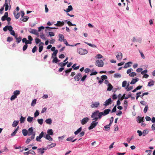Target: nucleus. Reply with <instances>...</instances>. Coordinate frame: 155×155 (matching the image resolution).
<instances>
[{
    "instance_id": "nucleus-36",
    "label": "nucleus",
    "mask_w": 155,
    "mask_h": 155,
    "mask_svg": "<svg viewBox=\"0 0 155 155\" xmlns=\"http://www.w3.org/2000/svg\"><path fill=\"white\" fill-rule=\"evenodd\" d=\"M33 119V117L30 116H28L27 118V121L29 123H31Z\"/></svg>"
},
{
    "instance_id": "nucleus-47",
    "label": "nucleus",
    "mask_w": 155,
    "mask_h": 155,
    "mask_svg": "<svg viewBox=\"0 0 155 155\" xmlns=\"http://www.w3.org/2000/svg\"><path fill=\"white\" fill-rule=\"evenodd\" d=\"M127 84V82L126 81H124L122 83V86L124 87H125Z\"/></svg>"
},
{
    "instance_id": "nucleus-25",
    "label": "nucleus",
    "mask_w": 155,
    "mask_h": 155,
    "mask_svg": "<svg viewBox=\"0 0 155 155\" xmlns=\"http://www.w3.org/2000/svg\"><path fill=\"white\" fill-rule=\"evenodd\" d=\"M7 0H5V3L3 6H5V11L8 10V3L7 2Z\"/></svg>"
},
{
    "instance_id": "nucleus-12",
    "label": "nucleus",
    "mask_w": 155,
    "mask_h": 155,
    "mask_svg": "<svg viewBox=\"0 0 155 155\" xmlns=\"http://www.w3.org/2000/svg\"><path fill=\"white\" fill-rule=\"evenodd\" d=\"M81 77V74L80 73H78V74L75 76L74 79L75 80L78 81L80 80Z\"/></svg>"
},
{
    "instance_id": "nucleus-45",
    "label": "nucleus",
    "mask_w": 155,
    "mask_h": 155,
    "mask_svg": "<svg viewBox=\"0 0 155 155\" xmlns=\"http://www.w3.org/2000/svg\"><path fill=\"white\" fill-rule=\"evenodd\" d=\"M39 112L38 110H36L34 114V116L35 117H36L39 115Z\"/></svg>"
},
{
    "instance_id": "nucleus-6",
    "label": "nucleus",
    "mask_w": 155,
    "mask_h": 155,
    "mask_svg": "<svg viewBox=\"0 0 155 155\" xmlns=\"http://www.w3.org/2000/svg\"><path fill=\"white\" fill-rule=\"evenodd\" d=\"M28 31L30 33L35 35H37L38 34L36 30L32 29L30 28L28 29Z\"/></svg>"
},
{
    "instance_id": "nucleus-58",
    "label": "nucleus",
    "mask_w": 155,
    "mask_h": 155,
    "mask_svg": "<svg viewBox=\"0 0 155 155\" xmlns=\"http://www.w3.org/2000/svg\"><path fill=\"white\" fill-rule=\"evenodd\" d=\"M27 48H28L27 45H26V44L23 47V51H25V50H26V49H27Z\"/></svg>"
},
{
    "instance_id": "nucleus-52",
    "label": "nucleus",
    "mask_w": 155,
    "mask_h": 155,
    "mask_svg": "<svg viewBox=\"0 0 155 155\" xmlns=\"http://www.w3.org/2000/svg\"><path fill=\"white\" fill-rule=\"evenodd\" d=\"M41 40L39 38H36L35 39V43L38 44L41 42Z\"/></svg>"
},
{
    "instance_id": "nucleus-24",
    "label": "nucleus",
    "mask_w": 155,
    "mask_h": 155,
    "mask_svg": "<svg viewBox=\"0 0 155 155\" xmlns=\"http://www.w3.org/2000/svg\"><path fill=\"white\" fill-rule=\"evenodd\" d=\"M58 52V50H56L53 52V53L52 54V58H54L55 57H56V56Z\"/></svg>"
},
{
    "instance_id": "nucleus-15",
    "label": "nucleus",
    "mask_w": 155,
    "mask_h": 155,
    "mask_svg": "<svg viewBox=\"0 0 155 155\" xmlns=\"http://www.w3.org/2000/svg\"><path fill=\"white\" fill-rule=\"evenodd\" d=\"M14 15L15 18L16 19H18L20 17V13L19 12H16V11L14 10Z\"/></svg>"
},
{
    "instance_id": "nucleus-14",
    "label": "nucleus",
    "mask_w": 155,
    "mask_h": 155,
    "mask_svg": "<svg viewBox=\"0 0 155 155\" xmlns=\"http://www.w3.org/2000/svg\"><path fill=\"white\" fill-rule=\"evenodd\" d=\"M100 105V103L98 102H95L93 104L91 105V107L92 108L97 107Z\"/></svg>"
},
{
    "instance_id": "nucleus-39",
    "label": "nucleus",
    "mask_w": 155,
    "mask_h": 155,
    "mask_svg": "<svg viewBox=\"0 0 155 155\" xmlns=\"http://www.w3.org/2000/svg\"><path fill=\"white\" fill-rule=\"evenodd\" d=\"M25 120V118L22 116H21L20 119V122L21 123H24Z\"/></svg>"
},
{
    "instance_id": "nucleus-18",
    "label": "nucleus",
    "mask_w": 155,
    "mask_h": 155,
    "mask_svg": "<svg viewBox=\"0 0 155 155\" xmlns=\"http://www.w3.org/2000/svg\"><path fill=\"white\" fill-rule=\"evenodd\" d=\"M28 135L30 136L33 134V129L32 127L30 128L28 130Z\"/></svg>"
},
{
    "instance_id": "nucleus-40",
    "label": "nucleus",
    "mask_w": 155,
    "mask_h": 155,
    "mask_svg": "<svg viewBox=\"0 0 155 155\" xmlns=\"http://www.w3.org/2000/svg\"><path fill=\"white\" fill-rule=\"evenodd\" d=\"M37 121L38 123L41 125L43 123V119H38Z\"/></svg>"
},
{
    "instance_id": "nucleus-28",
    "label": "nucleus",
    "mask_w": 155,
    "mask_h": 155,
    "mask_svg": "<svg viewBox=\"0 0 155 155\" xmlns=\"http://www.w3.org/2000/svg\"><path fill=\"white\" fill-rule=\"evenodd\" d=\"M53 58L52 60V62L53 63H57L60 61V60L57 58V57H55Z\"/></svg>"
},
{
    "instance_id": "nucleus-43",
    "label": "nucleus",
    "mask_w": 155,
    "mask_h": 155,
    "mask_svg": "<svg viewBox=\"0 0 155 155\" xmlns=\"http://www.w3.org/2000/svg\"><path fill=\"white\" fill-rule=\"evenodd\" d=\"M138 120H139L138 122L139 123H140L141 122L144 121V119L143 118V117H139V119H138Z\"/></svg>"
},
{
    "instance_id": "nucleus-49",
    "label": "nucleus",
    "mask_w": 155,
    "mask_h": 155,
    "mask_svg": "<svg viewBox=\"0 0 155 155\" xmlns=\"http://www.w3.org/2000/svg\"><path fill=\"white\" fill-rule=\"evenodd\" d=\"M107 77L106 75H102L101 76V79L103 81L105 79H107Z\"/></svg>"
},
{
    "instance_id": "nucleus-57",
    "label": "nucleus",
    "mask_w": 155,
    "mask_h": 155,
    "mask_svg": "<svg viewBox=\"0 0 155 155\" xmlns=\"http://www.w3.org/2000/svg\"><path fill=\"white\" fill-rule=\"evenodd\" d=\"M127 104L128 102L127 101L125 100L124 103V107H125L126 108H127Z\"/></svg>"
},
{
    "instance_id": "nucleus-59",
    "label": "nucleus",
    "mask_w": 155,
    "mask_h": 155,
    "mask_svg": "<svg viewBox=\"0 0 155 155\" xmlns=\"http://www.w3.org/2000/svg\"><path fill=\"white\" fill-rule=\"evenodd\" d=\"M17 132V130H15L11 134V135L12 136H15Z\"/></svg>"
},
{
    "instance_id": "nucleus-5",
    "label": "nucleus",
    "mask_w": 155,
    "mask_h": 155,
    "mask_svg": "<svg viewBox=\"0 0 155 155\" xmlns=\"http://www.w3.org/2000/svg\"><path fill=\"white\" fill-rule=\"evenodd\" d=\"M98 124V122H95V121H93L91 124V126L88 127V129L91 130L94 127H95Z\"/></svg>"
},
{
    "instance_id": "nucleus-1",
    "label": "nucleus",
    "mask_w": 155,
    "mask_h": 155,
    "mask_svg": "<svg viewBox=\"0 0 155 155\" xmlns=\"http://www.w3.org/2000/svg\"><path fill=\"white\" fill-rule=\"evenodd\" d=\"M20 91L19 90H16L13 92V95H12L10 98V100L12 101L14 100L17 97V96L19 94Z\"/></svg>"
},
{
    "instance_id": "nucleus-13",
    "label": "nucleus",
    "mask_w": 155,
    "mask_h": 155,
    "mask_svg": "<svg viewBox=\"0 0 155 155\" xmlns=\"http://www.w3.org/2000/svg\"><path fill=\"white\" fill-rule=\"evenodd\" d=\"M111 102V99L110 98L105 101L103 105L105 106H106L109 105L110 104Z\"/></svg>"
},
{
    "instance_id": "nucleus-4",
    "label": "nucleus",
    "mask_w": 155,
    "mask_h": 155,
    "mask_svg": "<svg viewBox=\"0 0 155 155\" xmlns=\"http://www.w3.org/2000/svg\"><path fill=\"white\" fill-rule=\"evenodd\" d=\"M95 64L98 67H102L104 65V62L101 60H97L96 61Z\"/></svg>"
},
{
    "instance_id": "nucleus-55",
    "label": "nucleus",
    "mask_w": 155,
    "mask_h": 155,
    "mask_svg": "<svg viewBox=\"0 0 155 155\" xmlns=\"http://www.w3.org/2000/svg\"><path fill=\"white\" fill-rule=\"evenodd\" d=\"M12 40H13V38L12 37H8L7 39V41L8 42H9L12 41Z\"/></svg>"
},
{
    "instance_id": "nucleus-26",
    "label": "nucleus",
    "mask_w": 155,
    "mask_h": 155,
    "mask_svg": "<svg viewBox=\"0 0 155 155\" xmlns=\"http://www.w3.org/2000/svg\"><path fill=\"white\" fill-rule=\"evenodd\" d=\"M22 131L24 136H26L27 134L28 135V131L26 129H23L22 130Z\"/></svg>"
},
{
    "instance_id": "nucleus-64",
    "label": "nucleus",
    "mask_w": 155,
    "mask_h": 155,
    "mask_svg": "<svg viewBox=\"0 0 155 155\" xmlns=\"http://www.w3.org/2000/svg\"><path fill=\"white\" fill-rule=\"evenodd\" d=\"M142 70H143L142 68H137V69L136 71L137 72L139 73V72H141Z\"/></svg>"
},
{
    "instance_id": "nucleus-7",
    "label": "nucleus",
    "mask_w": 155,
    "mask_h": 155,
    "mask_svg": "<svg viewBox=\"0 0 155 155\" xmlns=\"http://www.w3.org/2000/svg\"><path fill=\"white\" fill-rule=\"evenodd\" d=\"M44 132L43 131L41 132L40 134H39V136H37L36 139V140L37 141L41 142V140H40L44 136Z\"/></svg>"
},
{
    "instance_id": "nucleus-34",
    "label": "nucleus",
    "mask_w": 155,
    "mask_h": 155,
    "mask_svg": "<svg viewBox=\"0 0 155 155\" xmlns=\"http://www.w3.org/2000/svg\"><path fill=\"white\" fill-rule=\"evenodd\" d=\"M45 122L47 124H51L52 123V120L51 118L45 120Z\"/></svg>"
},
{
    "instance_id": "nucleus-9",
    "label": "nucleus",
    "mask_w": 155,
    "mask_h": 155,
    "mask_svg": "<svg viewBox=\"0 0 155 155\" xmlns=\"http://www.w3.org/2000/svg\"><path fill=\"white\" fill-rule=\"evenodd\" d=\"M89 119L88 117H86L83 119L81 121V123L82 125L85 124L88 121Z\"/></svg>"
},
{
    "instance_id": "nucleus-51",
    "label": "nucleus",
    "mask_w": 155,
    "mask_h": 155,
    "mask_svg": "<svg viewBox=\"0 0 155 155\" xmlns=\"http://www.w3.org/2000/svg\"><path fill=\"white\" fill-rule=\"evenodd\" d=\"M141 93V92H139L138 93H137L136 94L137 95V97L136 99L137 100L138 98L139 97H141V96H140V94Z\"/></svg>"
},
{
    "instance_id": "nucleus-30",
    "label": "nucleus",
    "mask_w": 155,
    "mask_h": 155,
    "mask_svg": "<svg viewBox=\"0 0 155 155\" xmlns=\"http://www.w3.org/2000/svg\"><path fill=\"white\" fill-rule=\"evenodd\" d=\"M18 120L14 121L12 124V126L14 127H16L18 125Z\"/></svg>"
},
{
    "instance_id": "nucleus-42",
    "label": "nucleus",
    "mask_w": 155,
    "mask_h": 155,
    "mask_svg": "<svg viewBox=\"0 0 155 155\" xmlns=\"http://www.w3.org/2000/svg\"><path fill=\"white\" fill-rule=\"evenodd\" d=\"M136 75V73L135 72H132L129 74V76L131 77H133Z\"/></svg>"
},
{
    "instance_id": "nucleus-38",
    "label": "nucleus",
    "mask_w": 155,
    "mask_h": 155,
    "mask_svg": "<svg viewBox=\"0 0 155 155\" xmlns=\"http://www.w3.org/2000/svg\"><path fill=\"white\" fill-rule=\"evenodd\" d=\"M84 43L87 44V45H89V46L91 47H93V48H96V46L95 45H94V44H91V43H89L87 42H85Z\"/></svg>"
},
{
    "instance_id": "nucleus-29",
    "label": "nucleus",
    "mask_w": 155,
    "mask_h": 155,
    "mask_svg": "<svg viewBox=\"0 0 155 155\" xmlns=\"http://www.w3.org/2000/svg\"><path fill=\"white\" fill-rule=\"evenodd\" d=\"M68 63V61H67L65 63L61 62L59 63L58 64L61 67L63 68V67L65 66Z\"/></svg>"
},
{
    "instance_id": "nucleus-35",
    "label": "nucleus",
    "mask_w": 155,
    "mask_h": 155,
    "mask_svg": "<svg viewBox=\"0 0 155 155\" xmlns=\"http://www.w3.org/2000/svg\"><path fill=\"white\" fill-rule=\"evenodd\" d=\"M154 84V82L152 80L151 81H150L148 83L147 86H148L150 87L153 85Z\"/></svg>"
},
{
    "instance_id": "nucleus-3",
    "label": "nucleus",
    "mask_w": 155,
    "mask_h": 155,
    "mask_svg": "<svg viewBox=\"0 0 155 155\" xmlns=\"http://www.w3.org/2000/svg\"><path fill=\"white\" fill-rule=\"evenodd\" d=\"M78 52L81 55H84L86 54L88 51L85 49L83 48H79L78 49Z\"/></svg>"
},
{
    "instance_id": "nucleus-63",
    "label": "nucleus",
    "mask_w": 155,
    "mask_h": 155,
    "mask_svg": "<svg viewBox=\"0 0 155 155\" xmlns=\"http://www.w3.org/2000/svg\"><path fill=\"white\" fill-rule=\"evenodd\" d=\"M147 72V70L146 69L141 72V74L142 75L145 74Z\"/></svg>"
},
{
    "instance_id": "nucleus-61",
    "label": "nucleus",
    "mask_w": 155,
    "mask_h": 155,
    "mask_svg": "<svg viewBox=\"0 0 155 155\" xmlns=\"http://www.w3.org/2000/svg\"><path fill=\"white\" fill-rule=\"evenodd\" d=\"M72 70V68H70L69 69H68L67 70H66L65 71V72L66 73H69V72H70Z\"/></svg>"
},
{
    "instance_id": "nucleus-20",
    "label": "nucleus",
    "mask_w": 155,
    "mask_h": 155,
    "mask_svg": "<svg viewBox=\"0 0 155 155\" xmlns=\"http://www.w3.org/2000/svg\"><path fill=\"white\" fill-rule=\"evenodd\" d=\"M15 38L16 39V41L17 43H19L21 40V36H19L18 37H17V36H15Z\"/></svg>"
},
{
    "instance_id": "nucleus-17",
    "label": "nucleus",
    "mask_w": 155,
    "mask_h": 155,
    "mask_svg": "<svg viewBox=\"0 0 155 155\" xmlns=\"http://www.w3.org/2000/svg\"><path fill=\"white\" fill-rule=\"evenodd\" d=\"M59 39L58 40L59 41L62 42L63 41L64 39V37L63 35L61 34H59L58 35Z\"/></svg>"
},
{
    "instance_id": "nucleus-37",
    "label": "nucleus",
    "mask_w": 155,
    "mask_h": 155,
    "mask_svg": "<svg viewBox=\"0 0 155 155\" xmlns=\"http://www.w3.org/2000/svg\"><path fill=\"white\" fill-rule=\"evenodd\" d=\"M114 77L115 78H120L121 77V75L120 74L116 73L114 74Z\"/></svg>"
},
{
    "instance_id": "nucleus-44",
    "label": "nucleus",
    "mask_w": 155,
    "mask_h": 155,
    "mask_svg": "<svg viewBox=\"0 0 155 155\" xmlns=\"http://www.w3.org/2000/svg\"><path fill=\"white\" fill-rule=\"evenodd\" d=\"M29 18V17L28 16L25 17L24 18H22V19H21V21L24 22H25L28 20Z\"/></svg>"
},
{
    "instance_id": "nucleus-54",
    "label": "nucleus",
    "mask_w": 155,
    "mask_h": 155,
    "mask_svg": "<svg viewBox=\"0 0 155 155\" xmlns=\"http://www.w3.org/2000/svg\"><path fill=\"white\" fill-rule=\"evenodd\" d=\"M13 28L11 26H8V30L9 31H11L12 30Z\"/></svg>"
},
{
    "instance_id": "nucleus-60",
    "label": "nucleus",
    "mask_w": 155,
    "mask_h": 155,
    "mask_svg": "<svg viewBox=\"0 0 155 155\" xmlns=\"http://www.w3.org/2000/svg\"><path fill=\"white\" fill-rule=\"evenodd\" d=\"M133 71V69L132 68H130L127 70V73L128 74H130V73Z\"/></svg>"
},
{
    "instance_id": "nucleus-32",
    "label": "nucleus",
    "mask_w": 155,
    "mask_h": 155,
    "mask_svg": "<svg viewBox=\"0 0 155 155\" xmlns=\"http://www.w3.org/2000/svg\"><path fill=\"white\" fill-rule=\"evenodd\" d=\"M38 153H40L41 154H42L45 152V151H44L42 148H40L38 149Z\"/></svg>"
},
{
    "instance_id": "nucleus-23",
    "label": "nucleus",
    "mask_w": 155,
    "mask_h": 155,
    "mask_svg": "<svg viewBox=\"0 0 155 155\" xmlns=\"http://www.w3.org/2000/svg\"><path fill=\"white\" fill-rule=\"evenodd\" d=\"M139 80V79L138 78H136L135 79H133L132 81L131 82L130 84H134L136 82H137Z\"/></svg>"
},
{
    "instance_id": "nucleus-31",
    "label": "nucleus",
    "mask_w": 155,
    "mask_h": 155,
    "mask_svg": "<svg viewBox=\"0 0 155 155\" xmlns=\"http://www.w3.org/2000/svg\"><path fill=\"white\" fill-rule=\"evenodd\" d=\"M48 134L49 135H52L53 134V131L52 129H49L47 130Z\"/></svg>"
},
{
    "instance_id": "nucleus-41",
    "label": "nucleus",
    "mask_w": 155,
    "mask_h": 155,
    "mask_svg": "<svg viewBox=\"0 0 155 155\" xmlns=\"http://www.w3.org/2000/svg\"><path fill=\"white\" fill-rule=\"evenodd\" d=\"M36 103V99H35L32 101L31 103V106H34Z\"/></svg>"
},
{
    "instance_id": "nucleus-16",
    "label": "nucleus",
    "mask_w": 155,
    "mask_h": 155,
    "mask_svg": "<svg viewBox=\"0 0 155 155\" xmlns=\"http://www.w3.org/2000/svg\"><path fill=\"white\" fill-rule=\"evenodd\" d=\"M64 21H58L57 23L55 24V25L58 27H61L63 26L64 24Z\"/></svg>"
},
{
    "instance_id": "nucleus-10",
    "label": "nucleus",
    "mask_w": 155,
    "mask_h": 155,
    "mask_svg": "<svg viewBox=\"0 0 155 155\" xmlns=\"http://www.w3.org/2000/svg\"><path fill=\"white\" fill-rule=\"evenodd\" d=\"M99 111L98 110H97L96 112L93 113L92 115L91 116V117L92 118H94L95 117H97L98 116V117L99 118Z\"/></svg>"
},
{
    "instance_id": "nucleus-21",
    "label": "nucleus",
    "mask_w": 155,
    "mask_h": 155,
    "mask_svg": "<svg viewBox=\"0 0 155 155\" xmlns=\"http://www.w3.org/2000/svg\"><path fill=\"white\" fill-rule=\"evenodd\" d=\"M44 137L50 141H52V138L49 135L47 134L45 136H44Z\"/></svg>"
},
{
    "instance_id": "nucleus-46",
    "label": "nucleus",
    "mask_w": 155,
    "mask_h": 155,
    "mask_svg": "<svg viewBox=\"0 0 155 155\" xmlns=\"http://www.w3.org/2000/svg\"><path fill=\"white\" fill-rule=\"evenodd\" d=\"M148 133V131L147 130H144L143 131V136H144Z\"/></svg>"
},
{
    "instance_id": "nucleus-2",
    "label": "nucleus",
    "mask_w": 155,
    "mask_h": 155,
    "mask_svg": "<svg viewBox=\"0 0 155 155\" xmlns=\"http://www.w3.org/2000/svg\"><path fill=\"white\" fill-rule=\"evenodd\" d=\"M110 111V110L109 109H107L105 110L104 112H101L99 113V118H101V117L102 116H105L108 114L109 112Z\"/></svg>"
},
{
    "instance_id": "nucleus-48",
    "label": "nucleus",
    "mask_w": 155,
    "mask_h": 155,
    "mask_svg": "<svg viewBox=\"0 0 155 155\" xmlns=\"http://www.w3.org/2000/svg\"><path fill=\"white\" fill-rule=\"evenodd\" d=\"M111 125H110V124H109L108 125H106L104 126V127L105 129H108L106 130H108L110 129V126Z\"/></svg>"
},
{
    "instance_id": "nucleus-62",
    "label": "nucleus",
    "mask_w": 155,
    "mask_h": 155,
    "mask_svg": "<svg viewBox=\"0 0 155 155\" xmlns=\"http://www.w3.org/2000/svg\"><path fill=\"white\" fill-rule=\"evenodd\" d=\"M113 120H114V118L113 117H112L110 118V122L109 124H110V125H111V124L113 122Z\"/></svg>"
},
{
    "instance_id": "nucleus-11",
    "label": "nucleus",
    "mask_w": 155,
    "mask_h": 155,
    "mask_svg": "<svg viewBox=\"0 0 155 155\" xmlns=\"http://www.w3.org/2000/svg\"><path fill=\"white\" fill-rule=\"evenodd\" d=\"M29 154H31L33 155H35L36 154L35 153L31 150H30L28 152L24 153V154L25 155H28Z\"/></svg>"
},
{
    "instance_id": "nucleus-8",
    "label": "nucleus",
    "mask_w": 155,
    "mask_h": 155,
    "mask_svg": "<svg viewBox=\"0 0 155 155\" xmlns=\"http://www.w3.org/2000/svg\"><path fill=\"white\" fill-rule=\"evenodd\" d=\"M116 57L117 60L119 61H120L122 58V54L121 52H118L117 54L116 55Z\"/></svg>"
},
{
    "instance_id": "nucleus-19",
    "label": "nucleus",
    "mask_w": 155,
    "mask_h": 155,
    "mask_svg": "<svg viewBox=\"0 0 155 155\" xmlns=\"http://www.w3.org/2000/svg\"><path fill=\"white\" fill-rule=\"evenodd\" d=\"M132 64V62H129L128 63H126L124 66V68H127L128 67H130L131 66L130 64Z\"/></svg>"
},
{
    "instance_id": "nucleus-27",
    "label": "nucleus",
    "mask_w": 155,
    "mask_h": 155,
    "mask_svg": "<svg viewBox=\"0 0 155 155\" xmlns=\"http://www.w3.org/2000/svg\"><path fill=\"white\" fill-rule=\"evenodd\" d=\"M108 87L107 88V90L109 91H111L113 88V86L110 83L108 84Z\"/></svg>"
},
{
    "instance_id": "nucleus-53",
    "label": "nucleus",
    "mask_w": 155,
    "mask_h": 155,
    "mask_svg": "<svg viewBox=\"0 0 155 155\" xmlns=\"http://www.w3.org/2000/svg\"><path fill=\"white\" fill-rule=\"evenodd\" d=\"M37 50V47L36 46H35L32 49V52L33 53H35Z\"/></svg>"
},
{
    "instance_id": "nucleus-33",
    "label": "nucleus",
    "mask_w": 155,
    "mask_h": 155,
    "mask_svg": "<svg viewBox=\"0 0 155 155\" xmlns=\"http://www.w3.org/2000/svg\"><path fill=\"white\" fill-rule=\"evenodd\" d=\"M82 128L81 127H80L76 131L74 132V133L75 135L78 134L79 133L81 130Z\"/></svg>"
},
{
    "instance_id": "nucleus-56",
    "label": "nucleus",
    "mask_w": 155,
    "mask_h": 155,
    "mask_svg": "<svg viewBox=\"0 0 155 155\" xmlns=\"http://www.w3.org/2000/svg\"><path fill=\"white\" fill-rule=\"evenodd\" d=\"M43 49V46H39V52L40 53L42 51Z\"/></svg>"
},
{
    "instance_id": "nucleus-22",
    "label": "nucleus",
    "mask_w": 155,
    "mask_h": 155,
    "mask_svg": "<svg viewBox=\"0 0 155 155\" xmlns=\"http://www.w3.org/2000/svg\"><path fill=\"white\" fill-rule=\"evenodd\" d=\"M73 138L74 137H70L67 138L66 139V140L68 141H71L72 142H74L77 140L76 139H75L74 140H73Z\"/></svg>"
},
{
    "instance_id": "nucleus-50",
    "label": "nucleus",
    "mask_w": 155,
    "mask_h": 155,
    "mask_svg": "<svg viewBox=\"0 0 155 155\" xmlns=\"http://www.w3.org/2000/svg\"><path fill=\"white\" fill-rule=\"evenodd\" d=\"M129 84H128L127 86V91H130L133 88L132 86H130V87H128L129 86Z\"/></svg>"
}]
</instances>
